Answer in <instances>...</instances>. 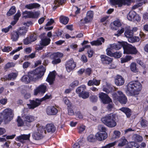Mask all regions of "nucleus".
<instances>
[{
	"mask_svg": "<svg viewBox=\"0 0 148 148\" xmlns=\"http://www.w3.org/2000/svg\"><path fill=\"white\" fill-rule=\"evenodd\" d=\"M18 73H12L9 74L8 76L7 79L9 80L12 79H14L17 76Z\"/></svg>",
	"mask_w": 148,
	"mask_h": 148,
	"instance_id": "obj_41",
	"label": "nucleus"
},
{
	"mask_svg": "<svg viewBox=\"0 0 148 148\" xmlns=\"http://www.w3.org/2000/svg\"><path fill=\"white\" fill-rule=\"evenodd\" d=\"M47 86L46 84H43L40 85L34 90V95H36L38 94H43L46 91Z\"/></svg>",
	"mask_w": 148,
	"mask_h": 148,
	"instance_id": "obj_10",
	"label": "nucleus"
},
{
	"mask_svg": "<svg viewBox=\"0 0 148 148\" xmlns=\"http://www.w3.org/2000/svg\"><path fill=\"white\" fill-rule=\"evenodd\" d=\"M130 69L134 73L138 72V69L136 67V64L134 62H132L130 66Z\"/></svg>",
	"mask_w": 148,
	"mask_h": 148,
	"instance_id": "obj_36",
	"label": "nucleus"
},
{
	"mask_svg": "<svg viewBox=\"0 0 148 148\" xmlns=\"http://www.w3.org/2000/svg\"><path fill=\"white\" fill-rule=\"evenodd\" d=\"M35 57V53H32L29 56H25V58H33Z\"/></svg>",
	"mask_w": 148,
	"mask_h": 148,
	"instance_id": "obj_62",
	"label": "nucleus"
},
{
	"mask_svg": "<svg viewBox=\"0 0 148 148\" xmlns=\"http://www.w3.org/2000/svg\"><path fill=\"white\" fill-rule=\"evenodd\" d=\"M89 96V94L88 92H83L81 94L79 95V96L80 97H82L84 99H86Z\"/></svg>",
	"mask_w": 148,
	"mask_h": 148,
	"instance_id": "obj_44",
	"label": "nucleus"
},
{
	"mask_svg": "<svg viewBox=\"0 0 148 148\" xmlns=\"http://www.w3.org/2000/svg\"><path fill=\"white\" fill-rule=\"evenodd\" d=\"M60 20L61 23L64 25H66L69 22V18L67 17L61 16L60 17Z\"/></svg>",
	"mask_w": 148,
	"mask_h": 148,
	"instance_id": "obj_35",
	"label": "nucleus"
},
{
	"mask_svg": "<svg viewBox=\"0 0 148 148\" xmlns=\"http://www.w3.org/2000/svg\"><path fill=\"white\" fill-rule=\"evenodd\" d=\"M114 100L116 101H118L120 103L125 104L127 101V99L123 92L120 91H118L117 93H114L112 95Z\"/></svg>",
	"mask_w": 148,
	"mask_h": 148,
	"instance_id": "obj_9",
	"label": "nucleus"
},
{
	"mask_svg": "<svg viewBox=\"0 0 148 148\" xmlns=\"http://www.w3.org/2000/svg\"><path fill=\"white\" fill-rule=\"evenodd\" d=\"M110 1L112 5H117L119 7H121L123 5H129L130 3L131 0H110Z\"/></svg>",
	"mask_w": 148,
	"mask_h": 148,
	"instance_id": "obj_11",
	"label": "nucleus"
},
{
	"mask_svg": "<svg viewBox=\"0 0 148 148\" xmlns=\"http://www.w3.org/2000/svg\"><path fill=\"white\" fill-rule=\"evenodd\" d=\"M122 55V54L120 52H116L113 53V55L112 57H114L115 58H119L121 57Z\"/></svg>",
	"mask_w": 148,
	"mask_h": 148,
	"instance_id": "obj_53",
	"label": "nucleus"
},
{
	"mask_svg": "<svg viewBox=\"0 0 148 148\" xmlns=\"http://www.w3.org/2000/svg\"><path fill=\"white\" fill-rule=\"evenodd\" d=\"M140 2L134 5L132 7V9L134 10L136 9L141 6L143 4H145L147 1V0H138Z\"/></svg>",
	"mask_w": 148,
	"mask_h": 148,
	"instance_id": "obj_34",
	"label": "nucleus"
},
{
	"mask_svg": "<svg viewBox=\"0 0 148 148\" xmlns=\"http://www.w3.org/2000/svg\"><path fill=\"white\" fill-rule=\"evenodd\" d=\"M15 135L10 136H6V138H1V141H6V139H12L15 137Z\"/></svg>",
	"mask_w": 148,
	"mask_h": 148,
	"instance_id": "obj_48",
	"label": "nucleus"
},
{
	"mask_svg": "<svg viewBox=\"0 0 148 148\" xmlns=\"http://www.w3.org/2000/svg\"><path fill=\"white\" fill-rule=\"evenodd\" d=\"M116 143V142H114L113 143H109L105 146H103V148H110L111 147H112L114 146L115 145Z\"/></svg>",
	"mask_w": 148,
	"mask_h": 148,
	"instance_id": "obj_52",
	"label": "nucleus"
},
{
	"mask_svg": "<svg viewBox=\"0 0 148 148\" xmlns=\"http://www.w3.org/2000/svg\"><path fill=\"white\" fill-rule=\"evenodd\" d=\"M46 69L43 66L36 69L35 70L30 71L28 75L30 81H36L41 78L44 75Z\"/></svg>",
	"mask_w": 148,
	"mask_h": 148,
	"instance_id": "obj_2",
	"label": "nucleus"
},
{
	"mask_svg": "<svg viewBox=\"0 0 148 148\" xmlns=\"http://www.w3.org/2000/svg\"><path fill=\"white\" fill-rule=\"evenodd\" d=\"M41 41L40 42V44L43 46H46L50 43V39L47 37H41Z\"/></svg>",
	"mask_w": 148,
	"mask_h": 148,
	"instance_id": "obj_24",
	"label": "nucleus"
},
{
	"mask_svg": "<svg viewBox=\"0 0 148 148\" xmlns=\"http://www.w3.org/2000/svg\"><path fill=\"white\" fill-rule=\"evenodd\" d=\"M124 79L121 75H118L115 78V83L117 86H121L124 83Z\"/></svg>",
	"mask_w": 148,
	"mask_h": 148,
	"instance_id": "obj_19",
	"label": "nucleus"
},
{
	"mask_svg": "<svg viewBox=\"0 0 148 148\" xmlns=\"http://www.w3.org/2000/svg\"><path fill=\"white\" fill-rule=\"evenodd\" d=\"M66 0H54L53 4L54 5L53 8L56 9L60 5H62L64 3Z\"/></svg>",
	"mask_w": 148,
	"mask_h": 148,
	"instance_id": "obj_31",
	"label": "nucleus"
},
{
	"mask_svg": "<svg viewBox=\"0 0 148 148\" xmlns=\"http://www.w3.org/2000/svg\"><path fill=\"white\" fill-rule=\"evenodd\" d=\"M133 138L135 141L138 142H140L143 140L142 137L137 134L134 135L133 136Z\"/></svg>",
	"mask_w": 148,
	"mask_h": 148,
	"instance_id": "obj_46",
	"label": "nucleus"
},
{
	"mask_svg": "<svg viewBox=\"0 0 148 148\" xmlns=\"http://www.w3.org/2000/svg\"><path fill=\"white\" fill-rule=\"evenodd\" d=\"M42 101V99H36L35 100H29L30 103L27 104L28 108L30 109H34L39 106Z\"/></svg>",
	"mask_w": 148,
	"mask_h": 148,
	"instance_id": "obj_13",
	"label": "nucleus"
},
{
	"mask_svg": "<svg viewBox=\"0 0 148 148\" xmlns=\"http://www.w3.org/2000/svg\"><path fill=\"white\" fill-rule=\"evenodd\" d=\"M128 41L131 42H138L140 40L138 36H134L128 39Z\"/></svg>",
	"mask_w": 148,
	"mask_h": 148,
	"instance_id": "obj_42",
	"label": "nucleus"
},
{
	"mask_svg": "<svg viewBox=\"0 0 148 148\" xmlns=\"http://www.w3.org/2000/svg\"><path fill=\"white\" fill-rule=\"evenodd\" d=\"M127 17L128 20L131 21H137L139 19V18L138 15H137L136 12L133 11H131L129 12L127 15Z\"/></svg>",
	"mask_w": 148,
	"mask_h": 148,
	"instance_id": "obj_14",
	"label": "nucleus"
},
{
	"mask_svg": "<svg viewBox=\"0 0 148 148\" xmlns=\"http://www.w3.org/2000/svg\"><path fill=\"white\" fill-rule=\"evenodd\" d=\"M123 44L124 54H136L137 53L138 51L135 47L124 42Z\"/></svg>",
	"mask_w": 148,
	"mask_h": 148,
	"instance_id": "obj_7",
	"label": "nucleus"
},
{
	"mask_svg": "<svg viewBox=\"0 0 148 148\" xmlns=\"http://www.w3.org/2000/svg\"><path fill=\"white\" fill-rule=\"evenodd\" d=\"M12 27L11 25H10L7 27L2 29V32H4L5 33H6L9 31L10 29Z\"/></svg>",
	"mask_w": 148,
	"mask_h": 148,
	"instance_id": "obj_64",
	"label": "nucleus"
},
{
	"mask_svg": "<svg viewBox=\"0 0 148 148\" xmlns=\"http://www.w3.org/2000/svg\"><path fill=\"white\" fill-rule=\"evenodd\" d=\"M112 24L118 27H120L121 26V21L118 19L114 21Z\"/></svg>",
	"mask_w": 148,
	"mask_h": 148,
	"instance_id": "obj_50",
	"label": "nucleus"
},
{
	"mask_svg": "<svg viewBox=\"0 0 148 148\" xmlns=\"http://www.w3.org/2000/svg\"><path fill=\"white\" fill-rule=\"evenodd\" d=\"M142 88L141 84L138 82H130L127 86V93L130 96H135L139 94Z\"/></svg>",
	"mask_w": 148,
	"mask_h": 148,
	"instance_id": "obj_1",
	"label": "nucleus"
},
{
	"mask_svg": "<svg viewBox=\"0 0 148 148\" xmlns=\"http://www.w3.org/2000/svg\"><path fill=\"white\" fill-rule=\"evenodd\" d=\"M31 38H29V37H27L25 40H24V43L25 45H28L32 42L35 41L36 40L35 38H34L33 39H31Z\"/></svg>",
	"mask_w": 148,
	"mask_h": 148,
	"instance_id": "obj_40",
	"label": "nucleus"
},
{
	"mask_svg": "<svg viewBox=\"0 0 148 148\" xmlns=\"http://www.w3.org/2000/svg\"><path fill=\"white\" fill-rule=\"evenodd\" d=\"M114 135L115 136V138H118L120 136L121 133L120 132L117 131H115L114 132Z\"/></svg>",
	"mask_w": 148,
	"mask_h": 148,
	"instance_id": "obj_61",
	"label": "nucleus"
},
{
	"mask_svg": "<svg viewBox=\"0 0 148 148\" xmlns=\"http://www.w3.org/2000/svg\"><path fill=\"white\" fill-rule=\"evenodd\" d=\"M120 110L124 112L127 117H129L131 115V110L128 108L123 107L120 109Z\"/></svg>",
	"mask_w": 148,
	"mask_h": 148,
	"instance_id": "obj_29",
	"label": "nucleus"
},
{
	"mask_svg": "<svg viewBox=\"0 0 148 148\" xmlns=\"http://www.w3.org/2000/svg\"><path fill=\"white\" fill-rule=\"evenodd\" d=\"M21 80L25 84L28 83L31 81L28 75H25L23 76L21 78Z\"/></svg>",
	"mask_w": 148,
	"mask_h": 148,
	"instance_id": "obj_38",
	"label": "nucleus"
},
{
	"mask_svg": "<svg viewBox=\"0 0 148 148\" xmlns=\"http://www.w3.org/2000/svg\"><path fill=\"white\" fill-rule=\"evenodd\" d=\"M45 127L42 126H40L37 127V131L34 132L32 136L35 140H39L43 138L46 133Z\"/></svg>",
	"mask_w": 148,
	"mask_h": 148,
	"instance_id": "obj_6",
	"label": "nucleus"
},
{
	"mask_svg": "<svg viewBox=\"0 0 148 148\" xmlns=\"http://www.w3.org/2000/svg\"><path fill=\"white\" fill-rule=\"evenodd\" d=\"M58 112V109L53 106H49L46 109V112L48 115H55Z\"/></svg>",
	"mask_w": 148,
	"mask_h": 148,
	"instance_id": "obj_17",
	"label": "nucleus"
},
{
	"mask_svg": "<svg viewBox=\"0 0 148 148\" xmlns=\"http://www.w3.org/2000/svg\"><path fill=\"white\" fill-rule=\"evenodd\" d=\"M31 136L30 134H22L17 137L18 140L23 143L25 142V140H29Z\"/></svg>",
	"mask_w": 148,
	"mask_h": 148,
	"instance_id": "obj_18",
	"label": "nucleus"
},
{
	"mask_svg": "<svg viewBox=\"0 0 148 148\" xmlns=\"http://www.w3.org/2000/svg\"><path fill=\"white\" fill-rule=\"evenodd\" d=\"M127 142V141L125 138L122 137L119 140L118 146L120 147H123L125 145Z\"/></svg>",
	"mask_w": 148,
	"mask_h": 148,
	"instance_id": "obj_32",
	"label": "nucleus"
},
{
	"mask_svg": "<svg viewBox=\"0 0 148 148\" xmlns=\"http://www.w3.org/2000/svg\"><path fill=\"white\" fill-rule=\"evenodd\" d=\"M74 10H75V13L76 14H78L80 13V9L78 8L76 6H74L73 8Z\"/></svg>",
	"mask_w": 148,
	"mask_h": 148,
	"instance_id": "obj_60",
	"label": "nucleus"
},
{
	"mask_svg": "<svg viewBox=\"0 0 148 148\" xmlns=\"http://www.w3.org/2000/svg\"><path fill=\"white\" fill-rule=\"evenodd\" d=\"M123 41L119 42L117 43H114L110 45V47L112 49L118 50L120 49L122 47H123Z\"/></svg>",
	"mask_w": 148,
	"mask_h": 148,
	"instance_id": "obj_21",
	"label": "nucleus"
},
{
	"mask_svg": "<svg viewBox=\"0 0 148 148\" xmlns=\"http://www.w3.org/2000/svg\"><path fill=\"white\" fill-rule=\"evenodd\" d=\"M23 118L26 125L28 127L30 126V124L29 123L33 122L35 120V117L31 115H25Z\"/></svg>",
	"mask_w": 148,
	"mask_h": 148,
	"instance_id": "obj_15",
	"label": "nucleus"
},
{
	"mask_svg": "<svg viewBox=\"0 0 148 148\" xmlns=\"http://www.w3.org/2000/svg\"><path fill=\"white\" fill-rule=\"evenodd\" d=\"M125 148H141L140 146L137 143L134 142L130 143L129 145Z\"/></svg>",
	"mask_w": 148,
	"mask_h": 148,
	"instance_id": "obj_30",
	"label": "nucleus"
},
{
	"mask_svg": "<svg viewBox=\"0 0 148 148\" xmlns=\"http://www.w3.org/2000/svg\"><path fill=\"white\" fill-rule=\"evenodd\" d=\"M93 17V12L91 11H88L87 13L86 17L84 19L85 22L87 23L91 21L92 20Z\"/></svg>",
	"mask_w": 148,
	"mask_h": 148,
	"instance_id": "obj_26",
	"label": "nucleus"
},
{
	"mask_svg": "<svg viewBox=\"0 0 148 148\" xmlns=\"http://www.w3.org/2000/svg\"><path fill=\"white\" fill-rule=\"evenodd\" d=\"M112 50V49L110 47L106 49V54L107 55L110 56L112 57L113 55V53H112L111 50Z\"/></svg>",
	"mask_w": 148,
	"mask_h": 148,
	"instance_id": "obj_54",
	"label": "nucleus"
},
{
	"mask_svg": "<svg viewBox=\"0 0 148 148\" xmlns=\"http://www.w3.org/2000/svg\"><path fill=\"white\" fill-rule=\"evenodd\" d=\"M91 101L93 102L96 101L97 99V97L95 96H92L90 97Z\"/></svg>",
	"mask_w": 148,
	"mask_h": 148,
	"instance_id": "obj_63",
	"label": "nucleus"
},
{
	"mask_svg": "<svg viewBox=\"0 0 148 148\" xmlns=\"http://www.w3.org/2000/svg\"><path fill=\"white\" fill-rule=\"evenodd\" d=\"M124 35L127 38L129 39L131 37H132L134 34L131 29H128L125 30L124 32Z\"/></svg>",
	"mask_w": 148,
	"mask_h": 148,
	"instance_id": "obj_28",
	"label": "nucleus"
},
{
	"mask_svg": "<svg viewBox=\"0 0 148 148\" xmlns=\"http://www.w3.org/2000/svg\"><path fill=\"white\" fill-rule=\"evenodd\" d=\"M133 58L130 56H127L125 57L122 58H121V62L123 63L127 62L132 60Z\"/></svg>",
	"mask_w": 148,
	"mask_h": 148,
	"instance_id": "obj_33",
	"label": "nucleus"
},
{
	"mask_svg": "<svg viewBox=\"0 0 148 148\" xmlns=\"http://www.w3.org/2000/svg\"><path fill=\"white\" fill-rule=\"evenodd\" d=\"M79 84V82L78 81H75L73 82L71 84V86L72 87H74L77 86Z\"/></svg>",
	"mask_w": 148,
	"mask_h": 148,
	"instance_id": "obj_59",
	"label": "nucleus"
},
{
	"mask_svg": "<svg viewBox=\"0 0 148 148\" xmlns=\"http://www.w3.org/2000/svg\"><path fill=\"white\" fill-rule=\"evenodd\" d=\"M3 116V119L5 123L10 122L13 118L14 114L12 110L10 108L4 110L2 113Z\"/></svg>",
	"mask_w": 148,
	"mask_h": 148,
	"instance_id": "obj_8",
	"label": "nucleus"
},
{
	"mask_svg": "<svg viewBox=\"0 0 148 148\" xmlns=\"http://www.w3.org/2000/svg\"><path fill=\"white\" fill-rule=\"evenodd\" d=\"M63 100L64 103L67 105L68 107L70 106L71 105L70 102L66 97H65L64 98Z\"/></svg>",
	"mask_w": 148,
	"mask_h": 148,
	"instance_id": "obj_58",
	"label": "nucleus"
},
{
	"mask_svg": "<svg viewBox=\"0 0 148 148\" xmlns=\"http://www.w3.org/2000/svg\"><path fill=\"white\" fill-rule=\"evenodd\" d=\"M124 31V29L123 28L121 29L120 30H119L118 31L117 34H115L114 35L117 37L120 36L121 34H122Z\"/></svg>",
	"mask_w": 148,
	"mask_h": 148,
	"instance_id": "obj_57",
	"label": "nucleus"
},
{
	"mask_svg": "<svg viewBox=\"0 0 148 148\" xmlns=\"http://www.w3.org/2000/svg\"><path fill=\"white\" fill-rule=\"evenodd\" d=\"M40 6V5L36 3H30L26 5L25 7L31 10L34 8H39Z\"/></svg>",
	"mask_w": 148,
	"mask_h": 148,
	"instance_id": "obj_27",
	"label": "nucleus"
},
{
	"mask_svg": "<svg viewBox=\"0 0 148 148\" xmlns=\"http://www.w3.org/2000/svg\"><path fill=\"white\" fill-rule=\"evenodd\" d=\"M107 137V135L106 132H98L95 135L96 139L100 141L104 140Z\"/></svg>",
	"mask_w": 148,
	"mask_h": 148,
	"instance_id": "obj_16",
	"label": "nucleus"
},
{
	"mask_svg": "<svg viewBox=\"0 0 148 148\" xmlns=\"http://www.w3.org/2000/svg\"><path fill=\"white\" fill-rule=\"evenodd\" d=\"M99 98L101 99L102 102L104 104L109 103L107 106V108L109 110H111L114 106L111 99L106 94L101 92L99 94Z\"/></svg>",
	"mask_w": 148,
	"mask_h": 148,
	"instance_id": "obj_5",
	"label": "nucleus"
},
{
	"mask_svg": "<svg viewBox=\"0 0 148 148\" xmlns=\"http://www.w3.org/2000/svg\"><path fill=\"white\" fill-rule=\"evenodd\" d=\"M24 16L26 18H32V12L25 11L23 12Z\"/></svg>",
	"mask_w": 148,
	"mask_h": 148,
	"instance_id": "obj_49",
	"label": "nucleus"
},
{
	"mask_svg": "<svg viewBox=\"0 0 148 148\" xmlns=\"http://www.w3.org/2000/svg\"><path fill=\"white\" fill-rule=\"evenodd\" d=\"M98 128L99 132H106V128L102 125H99Z\"/></svg>",
	"mask_w": 148,
	"mask_h": 148,
	"instance_id": "obj_51",
	"label": "nucleus"
},
{
	"mask_svg": "<svg viewBox=\"0 0 148 148\" xmlns=\"http://www.w3.org/2000/svg\"><path fill=\"white\" fill-rule=\"evenodd\" d=\"M46 130L48 132L53 133L56 130V127L52 124H47L46 126Z\"/></svg>",
	"mask_w": 148,
	"mask_h": 148,
	"instance_id": "obj_25",
	"label": "nucleus"
},
{
	"mask_svg": "<svg viewBox=\"0 0 148 148\" xmlns=\"http://www.w3.org/2000/svg\"><path fill=\"white\" fill-rule=\"evenodd\" d=\"M76 66V63L72 58L67 60L65 63V68L68 72L73 71Z\"/></svg>",
	"mask_w": 148,
	"mask_h": 148,
	"instance_id": "obj_12",
	"label": "nucleus"
},
{
	"mask_svg": "<svg viewBox=\"0 0 148 148\" xmlns=\"http://www.w3.org/2000/svg\"><path fill=\"white\" fill-rule=\"evenodd\" d=\"M140 125L143 127H145L147 126L148 125V122L145 119H142L140 121Z\"/></svg>",
	"mask_w": 148,
	"mask_h": 148,
	"instance_id": "obj_45",
	"label": "nucleus"
},
{
	"mask_svg": "<svg viewBox=\"0 0 148 148\" xmlns=\"http://www.w3.org/2000/svg\"><path fill=\"white\" fill-rule=\"evenodd\" d=\"M104 39L103 37H100L96 40L90 42L92 45L99 46L102 45V43L104 42Z\"/></svg>",
	"mask_w": 148,
	"mask_h": 148,
	"instance_id": "obj_23",
	"label": "nucleus"
},
{
	"mask_svg": "<svg viewBox=\"0 0 148 148\" xmlns=\"http://www.w3.org/2000/svg\"><path fill=\"white\" fill-rule=\"evenodd\" d=\"M15 64L13 62H8L5 66V68L6 69H9L14 66Z\"/></svg>",
	"mask_w": 148,
	"mask_h": 148,
	"instance_id": "obj_56",
	"label": "nucleus"
},
{
	"mask_svg": "<svg viewBox=\"0 0 148 148\" xmlns=\"http://www.w3.org/2000/svg\"><path fill=\"white\" fill-rule=\"evenodd\" d=\"M27 30L25 27H21L17 31L19 35H25L27 32Z\"/></svg>",
	"mask_w": 148,
	"mask_h": 148,
	"instance_id": "obj_39",
	"label": "nucleus"
},
{
	"mask_svg": "<svg viewBox=\"0 0 148 148\" xmlns=\"http://www.w3.org/2000/svg\"><path fill=\"white\" fill-rule=\"evenodd\" d=\"M16 12L15 7L14 6H12L7 12V15L10 16L14 14Z\"/></svg>",
	"mask_w": 148,
	"mask_h": 148,
	"instance_id": "obj_43",
	"label": "nucleus"
},
{
	"mask_svg": "<svg viewBox=\"0 0 148 148\" xmlns=\"http://www.w3.org/2000/svg\"><path fill=\"white\" fill-rule=\"evenodd\" d=\"M45 55V57H50L51 59L53 60L52 61V63L54 64L60 63L61 61L60 58L62 57L63 56L62 53L59 52L53 53H49Z\"/></svg>",
	"mask_w": 148,
	"mask_h": 148,
	"instance_id": "obj_4",
	"label": "nucleus"
},
{
	"mask_svg": "<svg viewBox=\"0 0 148 148\" xmlns=\"http://www.w3.org/2000/svg\"><path fill=\"white\" fill-rule=\"evenodd\" d=\"M116 115L110 114L107 115L101 119V121L107 126L112 127L116 125Z\"/></svg>",
	"mask_w": 148,
	"mask_h": 148,
	"instance_id": "obj_3",
	"label": "nucleus"
},
{
	"mask_svg": "<svg viewBox=\"0 0 148 148\" xmlns=\"http://www.w3.org/2000/svg\"><path fill=\"white\" fill-rule=\"evenodd\" d=\"M55 76L56 72L53 71L49 75L46 80L50 84H51L55 79Z\"/></svg>",
	"mask_w": 148,
	"mask_h": 148,
	"instance_id": "obj_22",
	"label": "nucleus"
},
{
	"mask_svg": "<svg viewBox=\"0 0 148 148\" xmlns=\"http://www.w3.org/2000/svg\"><path fill=\"white\" fill-rule=\"evenodd\" d=\"M100 58L102 62L104 64H109L112 61V58L106 55H101Z\"/></svg>",
	"mask_w": 148,
	"mask_h": 148,
	"instance_id": "obj_20",
	"label": "nucleus"
},
{
	"mask_svg": "<svg viewBox=\"0 0 148 148\" xmlns=\"http://www.w3.org/2000/svg\"><path fill=\"white\" fill-rule=\"evenodd\" d=\"M86 127L83 125H80L78 127V132L79 133H81L85 130Z\"/></svg>",
	"mask_w": 148,
	"mask_h": 148,
	"instance_id": "obj_55",
	"label": "nucleus"
},
{
	"mask_svg": "<svg viewBox=\"0 0 148 148\" xmlns=\"http://www.w3.org/2000/svg\"><path fill=\"white\" fill-rule=\"evenodd\" d=\"M19 34L17 32H14L12 33L11 38L13 41H17L19 38Z\"/></svg>",
	"mask_w": 148,
	"mask_h": 148,
	"instance_id": "obj_37",
	"label": "nucleus"
},
{
	"mask_svg": "<svg viewBox=\"0 0 148 148\" xmlns=\"http://www.w3.org/2000/svg\"><path fill=\"white\" fill-rule=\"evenodd\" d=\"M17 125L18 126H22L24 124V122L21 117L18 116L17 119Z\"/></svg>",
	"mask_w": 148,
	"mask_h": 148,
	"instance_id": "obj_47",
	"label": "nucleus"
}]
</instances>
